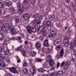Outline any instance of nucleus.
Masks as SVG:
<instances>
[{
  "label": "nucleus",
  "instance_id": "f257e3e1",
  "mask_svg": "<svg viewBox=\"0 0 76 76\" xmlns=\"http://www.w3.org/2000/svg\"><path fill=\"white\" fill-rule=\"evenodd\" d=\"M17 5L18 8H19V13H23V10H24V9H25L24 5L19 2L17 3Z\"/></svg>",
  "mask_w": 76,
  "mask_h": 76
},
{
  "label": "nucleus",
  "instance_id": "f03ea898",
  "mask_svg": "<svg viewBox=\"0 0 76 76\" xmlns=\"http://www.w3.org/2000/svg\"><path fill=\"white\" fill-rule=\"evenodd\" d=\"M17 50L18 51H20V52L22 53L24 57H26V51H25L24 49L22 48V46H20L18 47L17 49Z\"/></svg>",
  "mask_w": 76,
  "mask_h": 76
},
{
  "label": "nucleus",
  "instance_id": "7ed1b4c3",
  "mask_svg": "<svg viewBox=\"0 0 76 76\" xmlns=\"http://www.w3.org/2000/svg\"><path fill=\"white\" fill-rule=\"evenodd\" d=\"M31 17V15L28 13L24 14L22 17L23 19H25L26 20H29V18Z\"/></svg>",
  "mask_w": 76,
  "mask_h": 76
},
{
  "label": "nucleus",
  "instance_id": "20e7f679",
  "mask_svg": "<svg viewBox=\"0 0 76 76\" xmlns=\"http://www.w3.org/2000/svg\"><path fill=\"white\" fill-rule=\"evenodd\" d=\"M61 43V39H57L55 41L54 44L55 46H60Z\"/></svg>",
  "mask_w": 76,
  "mask_h": 76
},
{
  "label": "nucleus",
  "instance_id": "39448f33",
  "mask_svg": "<svg viewBox=\"0 0 76 76\" xmlns=\"http://www.w3.org/2000/svg\"><path fill=\"white\" fill-rule=\"evenodd\" d=\"M9 29L10 30L11 33L12 34V35H15L16 34V29L14 27H12V26H10L9 28Z\"/></svg>",
  "mask_w": 76,
  "mask_h": 76
},
{
  "label": "nucleus",
  "instance_id": "423d86ee",
  "mask_svg": "<svg viewBox=\"0 0 76 76\" xmlns=\"http://www.w3.org/2000/svg\"><path fill=\"white\" fill-rule=\"evenodd\" d=\"M39 16V13H35L34 14L32 15H31V17L32 18H35V19L33 20V22H35L36 20L37 19V18H38V17Z\"/></svg>",
  "mask_w": 76,
  "mask_h": 76
},
{
  "label": "nucleus",
  "instance_id": "0eeeda50",
  "mask_svg": "<svg viewBox=\"0 0 76 76\" xmlns=\"http://www.w3.org/2000/svg\"><path fill=\"white\" fill-rule=\"evenodd\" d=\"M56 37V32L54 31H52L50 32L49 35L48 36L49 38H55Z\"/></svg>",
  "mask_w": 76,
  "mask_h": 76
},
{
  "label": "nucleus",
  "instance_id": "6e6552de",
  "mask_svg": "<svg viewBox=\"0 0 76 76\" xmlns=\"http://www.w3.org/2000/svg\"><path fill=\"white\" fill-rule=\"evenodd\" d=\"M37 31V32H39V29L38 28V26H37V27H32L31 30V34H32V32H36Z\"/></svg>",
  "mask_w": 76,
  "mask_h": 76
},
{
  "label": "nucleus",
  "instance_id": "1a4fd4ad",
  "mask_svg": "<svg viewBox=\"0 0 76 76\" xmlns=\"http://www.w3.org/2000/svg\"><path fill=\"white\" fill-rule=\"evenodd\" d=\"M32 26L30 25H29L27 26V32H28L29 34H31V30H32Z\"/></svg>",
  "mask_w": 76,
  "mask_h": 76
},
{
  "label": "nucleus",
  "instance_id": "9d476101",
  "mask_svg": "<svg viewBox=\"0 0 76 76\" xmlns=\"http://www.w3.org/2000/svg\"><path fill=\"white\" fill-rule=\"evenodd\" d=\"M6 66V64L2 60H0V66L2 67V68H4Z\"/></svg>",
  "mask_w": 76,
  "mask_h": 76
},
{
  "label": "nucleus",
  "instance_id": "9b49d317",
  "mask_svg": "<svg viewBox=\"0 0 76 76\" xmlns=\"http://www.w3.org/2000/svg\"><path fill=\"white\" fill-rule=\"evenodd\" d=\"M9 70L10 72H12V73H16L17 72V70H16V69L15 67L10 68L9 69Z\"/></svg>",
  "mask_w": 76,
  "mask_h": 76
},
{
  "label": "nucleus",
  "instance_id": "f8f14e48",
  "mask_svg": "<svg viewBox=\"0 0 76 76\" xmlns=\"http://www.w3.org/2000/svg\"><path fill=\"white\" fill-rule=\"evenodd\" d=\"M39 31L40 30L39 32H40V34H42V32H43V31H44V29H45V27L43 26H42V25L40 26L39 27Z\"/></svg>",
  "mask_w": 76,
  "mask_h": 76
},
{
  "label": "nucleus",
  "instance_id": "ddd939ff",
  "mask_svg": "<svg viewBox=\"0 0 76 76\" xmlns=\"http://www.w3.org/2000/svg\"><path fill=\"white\" fill-rule=\"evenodd\" d=\"M44 45L45 47H48L49 45L48 44V40L47 39H46L44 41Z\"/></svg>",
  "mask_w": 76,
  "mask_h": 76
},
{
  "label": "nucleus",
  "instance_id": "4468645a",
  "mask_svg": "<svg viewBox=\"0 0 76 76\" xmlns=\"http://www.w3.org/2000/svg\"><path fill=\"white\" fill-rule=\"evenodd\" d=\"M32 22L33 23H36L37 25H39V24H41V21L36 19L35 21H33Z\"/></svg>",
  "mask_w": 76,
  "mask_h": 76
},
{
  "label": "nucleus",
  "instance_id": "2eb2a0df",
  "mask_svg": "<svg viewBox=\"0 0 76 76\" xmlns=\"http://www.w3.org/2000/svg\"><path fill=\"white\" fill-rule=\"evenodd\" d=\"M56 73H57L56 74V76H60L63 74V72L62 70H60L57 72Z\"/></svg>",
  "mask_w": 76,
  "mask_h": 76
},
{
  "label": "nucleus",
  "instance_id": "dca6fc26",
  "mask_svg": "<svg viewBox=\"0 0 76 76\" xmlns=\"http://www.w3.org/2000/svg\"><path fill=\"white\" fill-rule=\"evenodd\" d=\"M5 4H6L7 6H10L12 5V3L11 1H9L7 2V1H5Z\"/></svg>",
  "mask_w": 76,
  "mask_h": 76
},
{
  "label": "nucleus",
  "instance_id": "f3484780",
  "mask_svg": "<svg viewBox=\"0 0 76 76\" xmlns=\"http://www.w3.org/2000/svg\"><path fill=\"white\" fill-rule=\"evenodd\" d=\"M44 68V69H45V68H46V67H45V66H43V67H42L41 68H39V69H38V72H44V69H43L42 68Z\"/></svg>",
  "mask_w": 76,
  "mask_h": 76
},
{
  "label": "nucleus",
  "instance_id": "a211bd4d",
  "mask_svg": "<svg viewBox=\"0 0 76 76\" xmlns=\"http://www.w3.org/2000/svg\"><path fill=\"white\" fill-rule=\"evenodd\" d=\"M64 53V49L63 48H62L61 51H60V57H62L63 56V54Z\"/></svg>",
  "mask_w": 76,
  "mask_h": 76
},
{
  "label": "nucleus",
  "instance_id": "6ab92c4d",
  "mask_svg": "<svg viewBox=\"0 0 76 76\" xmlns=\"http://www.w3.org/2000/svg\"><path fill=\"white\" fill-rule=\"evenodd\" d=\"M60 63L59 62H58L57 64V65L55 64L54 66L53 65V66H52L53 67H54L55 68H56V67L57 69H58V68L60 66Z\"/></svg>",
  "mask_w": 76,
  "mask_h": 76
},
{
  "label": "nucleus",
  "instance_id": "aec40b11",
  "mask_svg": "<svg viewBox=\"0 0 76 76\" xmlns=\"http://www.w3.org/2000/svg\"><path fill=\"white\" fill-rule=\"evenodd\" d=\"M42 33L43 37H47V35H48V32L47 31L44 30Z\"/></svg>",
  "mask_w": 76,
  "mask_h": 76
},
{
  "label": "nucleus",
  "instance_id": "412c9836",
  "mask_svg": "<svg viewBox=\"0 0 76 76\" xmlns=\"http://www.w3.org/2000/svg\"><path fill=\"white\" fill-rule=\"evenodd\" d=\"M68 66H69V63H68L67 62H66L63 68L64 69V70H66V69H67Z\"/></svg>",
  "mask_w": 76,
  "mask_h": 76
},
{
  "label": "nucleus",
  "instance_id": "4be33fe9",
  "mask_svg": "<svg viewBox=\"0 0 76 76\" xmlns=\"http://www.w3.org/2000/svg\"><path fill=\"white\" fill-rule=\"evenodd\" d=\"M6 28H7V29L8 30L9 29V28L10 27L9 26V23H6L5 24H4L3 25Z\"/></svg>",
  "mask_w": 76,
  "mask_h": 76
},
{
  "label": "nucleus",
  "instance_id": "5701e85b",
  "mask_svg": "<svg viewBox=\"0 0 76 76\" xmlns=\"http://www.w3.org/2000/svg\"><path fill=\"white\" fill-rule=\"evenodd\" d=\"M55 19V16L54 15H51L49 19L51 21H53Z\"/></svg>",
  "mask_w": 76,
  "mask_h": 76
},
{
  "label": "nucleus",
  "instance_id": "b1692460",
  "mask_svg": "<svg viewBox=\"0 0 76 76\" xmlns=\"http://www.w3.org/2000/svg\"><path fill=\"white\" fill-rule=\"evenodd\" d=\"M31 55L32 57H35L37 54L36 52L34 51H31Z\"/></svg>",
  "mask_w": 76,
  "mask_h": 76
},
{
  "label": "nucleus",
  "instance_id": "393cba45",
  "mask_svg": "<svg viewBox=\"0 0 76 76\" xmlns=\"http://www.w3.org/2000/svg\"><path fill=\"white\" fill-rule=\"evenodd\" d=\"M46 60L48 62L50 61H52V59H51V56H48Z\"/></svg>",
  "mask_w": 76,
  "mask_h": 76
},
{
  "label": "nucleus",
  "instance_id": "a878e982",
  "mask_svg": "<svg viewBox=\"0 0 76 76\" xmlns=\"http://www.w3.org/2000/svg\"><path fill=\"white\" fill-rule=\"evenodd\" d=\"M51 23L50 22V21H48L46 22V26L48 28V27H50L51 26Z\"/></svg>",
  "mask_w": 76,
  "mask_h": 76
},
{
  "label": "nucleus",
  "instance_id": "bb28decb",
  "mask_svg": "<svg viewBox=\"0 0 76 76\" xmlns=\"http://www.w3.org/2000/svg\"><path fill=\"white\" fill-rule=\"evenodd\" d=\"M1 28V29L2 30V31H7V28H6V27L4 26L3 25L2 27Z\"/></svg>",
  "mask_w": 76,
  "mask_h": 76
},
{
  "label": "nucleus",
  "instance_id": "cd10ccee",
  "mask_svg": "<svg viewBox=\"0 0 76 76\" xmlns=\"http://www.w3.org/2000/svg\"><path fill=\"white\" fill-rule=\"evenodd\" d=\"M23 72L24 74L26 75L28 73V69L26 68L24 69H23Z\"/></svg>",
  "mask_w": 76,
  "mask_h": 76
},
{
  "label": "nucleus",
  "instance_id": "c85d7f7f",
  "mask_svg": "<svg viewBox=\"0 0 76 76\" xmlns=\"http://www.w3.org/2000/svg\"><path fill=\"white\" fill-rule=\"evenodd\" d=\"M4 51V47L3 46H1L0 47V52L2 53Z\"/></svg>",
  "mask_w": 76,
  "mask_h": 76
},
{
  "label": "nucleus",
  "instance_id": "c756f323",
  "mask_svg": "<svg viewBox=\"0 0 76 76\" xmlns=\"http://www.w3.org/2000/svg\"><path fill=\"white\" fill-rule=\"evenodd\" d=\"M4 38V36L2 33H0V40H3Z\"/></svg>",
  "mask_w": 76,
  "mask_h": 76
},
{
  "label": "nucleus",
  "instance_id": "7c9ffc66",
  "mask_svg": "<svg viewBox=\"0 0 76 76\" xmlns=\"http://www.w3.org/2000/svg\"><path fill=\"white\" fill-rule=\"evenodd\" d=\"M48 62H49V64L51 66H53V65H54V61H53V60H52V61H50Z\"/></svg>",
  "mask_w": 76,
  "mask_h": 76
},
{
  "label": "nucleus",
  "instance_id": "2f4dec72",
  "mask_svg": "<svg viewBox=\"0 0 76 76\" xmlns=\"http://www.w3.org/2000/svg\"><path fill=\"white\" fill-rule=\"evenodd\" d=\"M9 53V49L7 50L5 52H4V55H7Z\"/></svg>",
  "mask_w": 76,
  "mask_h": 76
},
{
  "label": "nucleus",
  "instance_id": "473e14b6",
  "mask_svg": "<svg viewBox=\"0 0 76 76\" xmlns=\"http://www.w3.org/2000/svg\"><path fill=\"white\" fill-rule=\"evenodd\" d=\"M42 25L45 27V28H46V27H47V23L45 21H43Z\"/></svg>",
  "mask_w": 76,
  "mask_h": 76
},
{
  "label": "nucleus",
  "instance_id": "72a5a7b5",
  "mask_svg": "<svg viewBox=\"0 0 76 76\" xmlns=\"http://www.w3.org/2000/svg\"><path fill=\"white\" fill-rule=\"evenodd\" d=\"M68 41L69 40L64 39L63 40V43L64 44H67V42H68Z\"/></svg>",
  "mask_w": 76,
  "mask_h": 76
},
{
  "label": "nucleus",
  "instance_id": "f704fd0d",
  "mask_svg": "<svg viewBox=\"0 0 76 76\" xmlns=\"http://www.w3.org/2000/svg\"><path fill=\"white\" fill-rule=\"evenodd\" d=\"M15 23L16 24L17 23H19V19L18 18H15Z\"/></svg>",
  "mask_w": 76,
  "mask_h": 76
},
{
  "label": "nucleus",
  "instance_id": "c9c22d12",
  "mask_svg": "<svg viewBox=\"0 0 76 76\" xmlns=\"http://www.w3.org/2000/svg\"><path fill=\"white\" fill-rule=\"evenodd\" d=\"M16 59H17V63H20V62H21V61H20V58H19V57L17 56V57L16 58Z\"/></svg>",
  "mask_w": 76,
  "mask_h": 76
},
{
  "label": "nucleus",
  "instance_id": "e433bc0d",
  "mask_svg": "<svg viewBox=\"0 0 76 76\" xmlns=\"http://www.w3.org/2000/svg\"><path fill=\"white\" fill-rule=\"evenodd\" d=\"M29 0H24L23 2V4H28Z\"/></svg>",
  "mask_w": 76,
  "mask_h": 76
},
{
  "label": "nucleus",
  "instance_id": "4c0bfd02",
  "mask_svg": "<svg viewBox=\"0 0 76 76\" xmlns=\"http://www.w3.org/2000/svg\"><path fill=\"white\" fill-rule=\"evenodd\" d=\"M37 18H38V20L41 21L42 20V15H40L39 17H37Z\"/></svg>",
  "mask_w": 76,
  "mask_h": 76
},
{
  "label": "nucleus",
  "instance_id": "58836bf2",
  "mask_svg": "<svg viewBox=\"0 0 76 76\" xmlns=\"http://www.w3.org/2000/svg\"><path fill=\"white\" fill-rule=\"evenodd\" d=\"M3 7H4V4L1 2H0V8H3Z\"/></svg>",
  "mask_w": 76,
  "mask_h": 76
},
{
  "label": "nucleus",
  "instance_id": "ea45409f",
  "mask_svg": "<svg viewBox=\"0 0 76 76\" xmlns=\"http://www.w3.org/2000/svg\"><path fill=\"white\" fill-rule=\"evenodd\" d=\"M11 13H12V15H15V14H16V11L15 9H14L12 11V12H11Z\"/></svg>",
  "mask_w": 76,
  "mask_h": 76
},
{
  "label": "nucleus",
  "instance_id": "a19ab883",
  "mask_svg": "<svg viewBox=\"0 0 76 76\" xmlns=\"http://www.w3.org/2000/svg\"><path fill=\"white\" fill-rule=\"evenodd\" d=\"M64 64H65V62H62L60 65V67H63V66H64Z\"/></svg>",
  "mask_w": 76,
  "mask_h": 76
},
{
  "label": "nucleus",
  "instance_id": "79ce46f5",
  "mask_svg": "<svg viewBox=\"0 0 76 76\" xmlns=\"http://www.w3.org/2000/svg\"><path fill=\"white\" fill-rule=\"evenodd\" d=\"M31 4H32V5H34L35 4V1L34 0H31Z\"/></svg>",
  "mask_w": 76,
  "mask_h": 76
},
{
  "label": "nucleus",
  "instance_id": "37998d69",
  "mask_svg": "<svg viewBox=\"0 0 76 76\" xmlns=\"http://www.w3.org/2000/svg\"><path fill=\"white\" fill-rule=\"evenodd\" d=\"M18 42H19L20 43H22V40H21V37H18Z\"/></svg>",
  "mask_w": 76,
  "mask_h": 76
},
{
  "label": "nucleus",
  "instance_id": "c03bdc74",
  "mask_svg": "<svg viewBox=\"0 0 76 76\" xmlns=\"http://www.w3.org/2000/svg\"><path fill=\"white\" fill-rule=\"evenodd\" d=\"M23 65L24 66H28V63H27V62H24Z\"/></svg>",
  "mask_w": 76,
  "mask_h": 76
},
{
  "label": "nucleus",
  "instance_id": "a18cd8bd",
  "mask_svg": "<svg viewBox=\"0 0 76 76\" xmlns=\"http://www.w3.org/2000/svg\"><path fill=\"white\" fill-rule=\"evenodd\" d=\"M73 45L75 47H76V41L75 40H74V42H73Z\"/></svg>",
  "mask_w": 76,
  "mask_h": 76
},
{
  "label": "nucleus",
  "instance_id": "49530a36",
  "mask_svg": "<svg viewBox=\"0 0 76 76\" xmlns=\"http://www.w3.org/2000/svg\"><path fill=\"white\" fill-rule=\"evenodd\" d=\"M36 46L38 49V48H39L41 47V45H36Z\"/></svg>",
  "mask_w": 76,
  "mask_h": 76
},
{
  "label": "nucleus",
  "instance_id": "de8ad7c7",
  "mask_svg": "<svg viewBox=\"0 0 76 76\" xmlns=\"http://www.w3.org/2000/svg\"><path fill=\"white\" fill-rule=\"evenodd\" d=\"M37 61L38 62H41V61H42V59L39 58L37 59Z\"/></svg>",
  "mask_w": 76,
  "mask_h": 76
},
{
  "label": "nucleus",
  "instance_id": "09e8293b",
  "mask_svg": "<svg viewBox=\"0 0 76 76\" xmlns=\"http://www.w3.org/2000/svg\"><path fill=\"white\" fill-rule=\"evenodd\" d=\"M54 75H55V72H53L50 74V76H54Z\"/></svg>",
  "mask_w": 76,
  "mask_h": 76
},
{
  "label": "nucleus",
  "instance_id": "8fccbe9b",
  "mask_svg": "<svg viewBox=\"0 0 76 76\" xmlns=\"http://www.w3.org/2000/svg\"><path fill=\"white\" fill-rule=\"evenodd\" d=\"M4 19H9V18H10V16H5L4 17H3Z\"/></svg>",
  "mask_w": 76,
  "mask_h": 76
},
{
  "label": "nucleus",
  "instance_id": "3c124183",
  "mask_svg": "<svg viewBox=\"0 0 76 76\" xmlns=\"http://www.w3.org/2000/svg\"><path fill=\"white\" fill-rule=\"evenodd\" d=\"M64 39H68L69 40V37L67 36H65L64 38Z\"/></svg>",
  "mask_w": 76,
  "mask_h": 76
},
{
  "label": "nucleus",
  "instance_id": "603ef678",
  "mask_svg": "<svg viewBox=\"0 0 76 76\" xmlns=\"http://www.w3.org/2000/svg\"><path fill=\"white\" fill-rule=\"evenodd\" d=\"M10 10L11 12H12V11L15 9L14 8L12 7H10Z\"/></svg>",
  "mask_w": 76,
  "mask_h": 76
},
{
  "label": "nucleus",
  "instance_id": "864d4df0",
  "mask_svg": "<svg viewBox=\"0 0 76 76\" xmlns=\"http://www.w3.org/2000/svg\"><path fill=\"white\" fill-rule=\"evenodd\" d=\"M73 43L71 45H70V48L71 50H72L73 48Z\"/></svg>",
  "mask_w": 76,
  "mask_h": 76
},
{
  "label": "nucleus",
  "instance_id": "5fc2aeb1",
  "mask_svg": "<svg viewBox=\"0 0 76 76\" xmlns=\"http://www.w3.org/2000/svg\"><path fill=\"white\" fill-rule=\"evenodd\" d=\"M73 44V43H71V42H68L67 45L68 46L71 45V44Z\"/></svg>",
  "mask_w": 76,
  "mask_h": 76
},
{
  "label": "nucleus",
  "instance_id": "6e6d98bb",
  "mask_svg": "<svg viewBox=\"0 0 76 76\" xmlns=\"http://www.w3.org/2000/svg\"><path fill=\"white\" fill-rule=\"evenodd\" d=\"M29 61H30V64H32V60L30 59L29 60Z\"/></svg>",
  "mask_w": 76,
  "mask_h": 76
},
{
  "label": "nucleus",
  "instance_id": "4d7b16f0",
  "mask_svg": "<svg viewBox=\"0 0 76 76\" xmlns=\"http://www.w3.org/2000/svg\"><path fill=\"white\" fill-rule=\"evenodd\" d=\"M72 61L73 63H75V59L73 58H72Z\"/></svg>",
  "mask_w": 76,
  "mask_h": 76
},
{
  "label": "nucleus",
  "instance_id": "13d9d810",
  "mask_svg": "<svg viewBox=\"0 0 76 76\" xmlns=\"http://www.w3.org/2000/svg\"><path fill=\"white\" fill-rule=\"evenodd\" d=\"M48 18H45V21H46V22H47V21H48Z\"/></svg>",
  "mask_w": 76,
  "mask_h": 76
},
{
  "label": "nucleus",
  "instance_id": "bf43d9fd",
  "mask_svg": "<svg viewBox=\"0 0 76 76\" xmlns=\"http://www.w3.org/2000/svg\"><path fill=\"white\" fill-rule=\"evenodd\" d=\"M7 40H5L4 42V43L5 44H6V43H7Z\"/></svg>",
  "mask_w": 76,
  "mask_h": 76
},
{
  "label": "nucleus",
  "instance_id": "052dcab7",
  "mask_svg": "<svg viewBox=\"0 0 76 76\" xmlns=\"http://www.w3.org/2000/svg\"><path fill=\"white\" fill-rule=\"evenodd\" d=\"M41 45V44H40V43H39V42H37L36 45Z\"/></svg>",
  "mask_w": 76,
  "mask_h": 76
},
{
  "label": "nucleus",
  "instance_id": "680f3d73",
  "mask_svg": "<svg viewBox=\"0 0 76 76\" xmlns=\"http://www.w3.org/2000/svg\"><path fill=\"white\" fill-rule=\"evenodd\" d=\"M9 23L10 24V25H12V20L10 21Z\"/></svg>",
  "mask_w": 76,
  "mask_h": 76
},
{
  "label": "nucleus",
  "instance_id": "e2e57ef3",
  "mask_svg": "<svg viewBox=\"0 0 76 76\" xmlns=\"http://www.w3.org/2000/svg\"><path fill=\"white\" fill-rule=\"evenodd\" d=\"M55 69H56V68L53 66L52 68V70H55Z\"/></svg>",
  "mask_w": 76,
  "mask_h": 76
},
{
  "label": "nucleus",
  "instance_id": "0e129e2a",
  "mask_svg": "<svg viewBox=\"0 0 76 76\" xmlns=\"http://www.w3.org/2000/svg\"><path fill=\"white\" fill-rule=\"evenodd\" d=\"M1 58L2 60H4V57L2 56V55H1Z\"/></svg>",
  "mask_w": 76,
  "mask_h": 76
},
{
  "label": "nucleus",
  "instance_id": "69168bd1",
  "mask_svg": "<svg viewBox=\"0 0 76 76\" xmlns=\"http://www.w3.org/2000/svg\"><path fill=\"white\" fill-rule=\"evenodd\" d=\"M66 2L67 3H69V0H66Z\"/></svg>",
  "mask_w": 76,
  "mask_h": 76
},
{
  "label": "nucleus",
  "instance_id": "338daca9",
  "mask_svg": "<svg viewBox=\"0 0 76 76\" xmlns=\"http://www.w3.org/2000/svg\"><path fill=\"white\" fill-rule=\"evenodd\" d=\"M73 50L74 53L76 52V50L75 49H73Z\"/></svg>",
  "mask_w": 76,
  "mask_h": 76
},
{
  "label": "nucleus",
  "instance_id": "774afa93",
  "mask_svg": "<svg viewBox=\"0 0 76 76\" xmlns=\"http://www.w3.org/2000/svg\"><path fill=\"white\" fill-rule=\"evenodd\" d=\"M35 67L34 66H32V69H35Z\"/></svg>",
  "mask_w": 76,
  "mask_h": 76
}]
</instances>
